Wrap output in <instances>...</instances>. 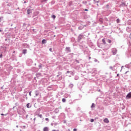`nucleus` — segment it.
<instances>
[{
    "label": "nucleus",
    "instance_id": "nucleus-1",
    "mask_svg": "<svg viewBox=\"0 0 131 131\" xmlns=\"http://www.w3.org/2000/svg\"><path fill=\"white\" fill-rule=\"evenodd\" d=\"M112 7V5H111V4H107L106 5H104L103 9L106 10V11H109V10H111Z\"/></svg>",
    "mask_w": 131,
    "mask_h": 131
},
{
    "label": "nucleus",
    "instance_id": "nucleus-2",
    "mask_svg": "<svg viewBox=\"0 0 131 131\" xmlns=\"http://www.w3.org/2000/svg\"><path fill=\"white\" fill-rule=\"evenodd\" d=\"M56 79L57 80H62V72H58V75L56 76Z\"/></svg>",
    "mask_w": 131,
    "mask_h": 131
},
{
    "label": "nucleus",
    "instance_id": "nucleus-3",
    "mask_svg": "<svg viewBox=\"0 0 131 131\" xmlns=\"http://www.w3.org/2000/svg\"><path fill=\"white\" fill-rule=\"evenodd\" d=\"M26 63L28 66H31L33 63V61H32V59H28Z\"/></svg>",
    "mask_w": 131,
    "mask_h": 131
},
{
    "label": "nucleus",
    "instance_id": "nucleus-4",
    "mask_svg": "<svg viewBox=\"0 0 131 131\" xmlns=\"http://www.w3.org/2000/svg\"><path fill=\"white\" fill-rule=\"evenodd\" d=\"M83 38V35L82 34H80L78 35V38H77V41L78 42H80L81 40Z\"/></svg>",
    "mask_w": 131,
    "mask_h": 131
},
{
    "label": "nucleus",
    "instance_id": "nucleus-5",
    "mask_svg": "<svg viewBox=\"0 0 131 131\" xmlns=\"http://www.w3.org/2000/svg\"><path fill=\"white\" fill-rule=\"evenodd\" d=\"M27 15H28V17L29 18H30V16H29V15H30V14H32V9H30V8H29V9H28V10H27Z\"/></svg>",
    "mask_w": 131,
    "mask_h": 131
},
{
    "label": "nucleus",
    "instance_id": "nucleus-6",
    "mask_svg": "<svg viewBox=\"0 0 131 131\" xmlns=\"http://www.w3.org/2000/svg\"><path fill=\"white\" fill-rule=\"evenodd\" d=\"M130 98H131V92L129 93L127 95V96L126 97V99H130Z\"/></svg>",
    "mask_w": 131,
    "mask_h": 131
},
{
    "label": "nucleus",
    "instance_id": "nucleus-7",
    "mask_svg": "<svg viewBox=\"0 0 131 131\" xmlns=\"http://www.w3.org/2000/svg\"><path fill=\"white\" fill-rule=\"evenodd\" d=\"M43 131H50V128L49 127H45L43 128Z\"/></svg>",
    "mask_w": 131,
    "mask_h": 131
},
{
    "label": "nucleus",
    "instance_id": "nucleus-8",
    "mask_svg": "<svg viewBox=\"0 0 131 131\" xmlns=\"http://www.w3.org/2000/svg\"><path fill=\"white\" fill-rule=\"evenodd\" d=\"M66 50L67 51V52H68L69 53L71 52V49H70V47H66Z\"/></svg>",
    "mask_w": 131,
    "mask_h": 131
},
{
    "label": "nucleus",
    "instance_id": "nucleus-9",
    "mask_svg": "<svg viewBox=\"0 0 131 131\" xmlns=\"http://www.w3.org/2000/svg\"><path fill=\"white\" fill-rule=\"evenodd\" d=\"M120 7H126V4H125V3H122L120 5Z\"/></svg>",
    "mask_w": 131,
    "mask_h": 131
},
{
    "label": "nucleus",
    "instance_id": "nucleus-10",
    "mask_svg": "<svg viewBox=\"0 0 131 131\" xmlns=\"http://www.w3.org/2000/svg\"><path fill=\"white\" fill-rule=\"evenodd\" d=\"M22 53L24 55H26V54H27V49L23 50Z\"/></svg>",
    "mask_w": 131,
    "mask_h": 131
},
{
    "label": "nucleus",
    "instance_id": "nucleus-11",
    "mask_svg": "<svg viewBox=\"0 0 131 131\" xmlns=\"http://www.w3.org/2000/svg\"><path fill=\"white\" fill-rule=\"evenodd\" d=\"M1 50H3V51L6 52L7 51V47L1 46Z\"/></svg>",
    "mask_w": 131,
    "mask_h": 131
},
{
    "label": "nucleus",
    "instance_id": "nucleus-12",
    "mask_svg": "<svg viewBox=\"0 0 131 131\" xmlns=\"http://www.w3.org/2000/svg\"><path fill=\"white\" fill-rule=\"evenodd\" d=\"M42 45H46V43L47 42V40L43 39L42 40Z\"/></svg>",
    "mask_w": 131,
    "mask_h": 131
},
{
    "label": "nucleus",
    "instance_id": "nucleus-13",
    "mask_svg": "<svg viewBox=\"0 0 131 131\" xmlns=\"http://www.w3.org/2000/svg\"><path fill=\"white\" fill-rule=\"evenodd\" d=\"M84 28V26H80L78 27L79 30H82L83 28Z\"/></svg>",
    "mask_w": 131,
    "mask_h": 131
},
{
    "label": "nucleus",
    "instance_id": "nucleus-14",
    "mask_svg": "<svg viewBox=\"0 0 131 131\" xmlns=\"http://www.w3.org/2000/svg\"><path fill=\"white\" fill-rule=\"evenodd\" d=\"M115 66H114L113 67L112 66H110V69H111V70H113V71H114L115 68H114Z\"/></svg>",
    "mask_w": 131,
    "mask_h": 131
},
{
    "label": "nucleus",
    "instance_id": "nucleus-15",
    "mask_svg": "<svg viewBox=\"0 0 131 131\" xmlns=\"http://www.w3.org/2000/svg\"><path fill=\"white\" fill-rule=\"evenodd\" d=\"M19 127H20V128H23V129H25L26 128V126H25V125H24V126L20 125V126H19Z\"/></svg>",
    "mask_w": 131,
    "mask_h": 131
},
{
    "label": "nucleus",
    "instance_id": "nucleus-16",
    "mask_svg": "<svg viewBox=\"0 0 131 131\" xmlns=\"http://www.w3.org/2000/svg\"><path fill=\"white\" fill-rule=\"evenodd\" d=\"M27 108H31V104L30 103H28L27 104Z\"/></svg>",
    "mask_w": 131,
    "mask_h": 131
},
{
    "label": "nucleus",
    "instance_id": "nucleus-17",
    "mask_svg": "<svg viewBox=\"0 0 131 131\" xmlns=\"http://www.w3.org/2000/svg\"><path fill=\"white\" fill-rule=\"evenodd\" d=\"M104 121L105 122V123H108V122H109V120H108L107 118H105L104 119Z\"/></svg>",
    "mask_w": 131,
    "mask_h": 131
},
{
    "label": "nucleus",
    "instance_id": "nucleus-18",
    "mask_svg": "<svg viewBox=\"0 0 131 131\" xmlns=\"http://www.w3.org/2000/svg\"><path fill=\"white\" fill-rule=\"evenodd\" d=\"M95 107H96V104L94 103H92L91 108H95Z\"/></svg>",
    "mask_w": 131,
    "mask_h": 131
},
{
    "label": "nucleus",
    "instance_id": "nucleus-19",
    "mask_svg": "<svg viewBox=\"0 0 131 131\" xmlns=\"http://www.w3.org/2000/svg\"><path fill=\"white\" fill-rule=\"evenodd\" d=\"M36 77H38V76H41V73H38L36 74Z\"/></svg>",
    "mask_w": 131,
    "mask_h": 131
},
{
    "label": "nucleus",
    "instance_id": "nucleus-20",
    "mask_svg": "<svg viewBox=\"0 0 131 131\" xmlns=\"http://www.w3.org/2000/svg\"><path fill=\"white\" fill-rule=\"evenodd\" d=\"M54 112L55 113H59V108H55L54 110Z\"/></svg>",
    "mask_w": 131,
    "mask_h": 131
},
{
    "label": "nucleus",
    "instance_id": "nucleus-21",
    "mask_svg": "<svg viewBox=\"0 0 131 131\" xmlns=\"http://www.w3.org/2000/svg\"><path fill=\"white\" fill-rule=\"evenodd\" d=\"M112 52L113 55H115V49H112Z\"/></svg>",
    "mask_w": 131,
    "mask_h": 131
},
{
    "label": "nucleus",
    "instance_id": "nucleus-22",
    "mask_svg": "<svg viewBox=\"0 0 131 131\" xmlns=\"http://www.w3.org/2000/svg\"><path fill=\"white\" fill-rule=\"evenodd\" d=\"M51 17L53 18V20H55V19H56V15L53 14L51 15Z\"/></svg>",
    "mask_w": 131,
    "mask_h": 131
},
{
    "label": "nucleus",
    "instance_id": "nucleus-23",
    "mask_svg": "<svg viewBox=\"0 0 131 131\" xmlns=\"http://www.w3.org/2000/svg\"><path fill=\"white\" fill-rule=\"evenodd\" d=\"M102 41L103 45H106V41L105 40V39H102Z\"/></svg>",
    "mask_w": 131,
    "mask_h": 131
},
{
    "label": "nucleus",
    "instance_id": "nucleus-24",
    "mask_svg": "<svg viewBox=\"0 0 131 131\" xmlns=\"http://www.w3.org/2000/svg\"><path fill=\"white\" fill-rule=\"evenodd\" d=\"M82 4H83V5H85L86 4H88V2H86V1H82Z\"/></svg>",
    "mask_w": 131,
    "mask_h": 131
},
{
    "label": "nucleus",
    "instance_id": "nucleus-25",
    "mask_svg": "<svg viewBox=\"0 0 131 131\" xmlns=\"http://www.w3.org/2000/svg\"><path fill=\"white\" fill-rule=\"evenodd\" d=\"M38 95H39V93H38V91H35V96H37Z\"/></svg>",
    "mask_w": 131,
    "mask_h": 131
},
{
    "label": "nucleus",
    "instance_id": "nucleus-26",
    "mask_svg": "<svg viewBox=\"0 0 131 131\" xmlns=\"http://www.w3.org/2000/svg\"><path fill=\"white\" fill-rule=\"evenodd\" d=\"M79 78V77H78V76H75V80H78Z\"/></svg>",
    "mask_w": 131,
    "mask_h": 131
},
{
    "label": "nucleus",
    "instance_id": "nucleus-27",
    "mask_svg": "<svg viewBox=\"0 0 131 131\" xmlns=\"http://www.w3.org/2000/svg\"><path fill=\"white\" fill-rule=\"evenodd\" d=\"M39 69H41V68H42V64H41V63H40L39 66Z\"/></svg>",
    "mask_w": 131,
    "mask_h": 131
},
{
    "label": "nucleus",
    "instance_id": "nucleus-28",
    "mask_svg": "<svg viewBox=\"0 0 131 131\" xmlns=\"http://www.w3.org/2000/svg\"><path fill=\"white\" fill-rule=\"evenodd\" d=\"M62 102L63 103H66V99H65V98H62Z\"/></svg>",
    "mask_w": 131,
    "mask_h": 131
},
{
    "label": "nucleus",
    "instance_id": "nucleus-29",
    "mask_svg": "<svg viewBox=\"0 0 131 131\" xmlns=\"http://www.w3.org/2000/svg\"><path fill=\"white\" fill-rule=\"evenodd\" d=\"M37 19H38V17H36L34 18V22H36L37 21Z\"/></svg>",
    "mask_w": 131,
    "mask_h": 131
},
{
    "label": "nucleus",
    "instance_id": "nucleus-30",
    "mask_svg": "<svg viewBox=\"0 0 131 131\" xmlns=\"http://www.w3.org/2000/svg\"><path fill=\"white\" fill-rule=\"evenodd\" d=\"M69 86L70 89H72V88H73V84H70Z\"/></svg>",
    "mask_w": 131,
    "mask_h": 131
},
{
    "label": "nucleus",
    "instance_id": "nucleus-31",
    "mask_svg": "<svg viewBox=\"0 0 131 131\" xmlns=\"http://www.w3.org/2000/svg\"><path fill=\"white\" fill-rule=\"evenodd\" d=\"M37 116H39V117H40V118H42V115L38 114Z\"/></svg>",
    "mask_w": 131,
    "mask_h": 131
},
{
    "label": "nucleus",
    "instance_id": "nucleus-32",
    "mask_svg": "<svg viewBox=\"0 0 131 131\" xmlns=\"http://www.w3.org/2000/svg\"><path fill=\"white\" fill-rule=\"evenodd\" d=\"M120 22V19H117V23H119Z\"/></svg>",
    "mask_w": 131,
    "mask_h": 131
},
{
    "label": "nucleus",
    "instance_id": "nucleus-33",
    "mask_svg": "<svg viewBox=\"0 0 131 131\" xmlns=\"http://www.w3.org/2000/svg\"><path fill=\"white\" fill-rule=\"evenodd\" d=\"M111 40H110V39H108L107 40V42L109 43H111Z\"/></svg>",
    "mask_w": 131,
    "mask_h": 131
},
{
    "label": "nucleus",
    "instance_id": "nucleus-34",
    "mask_svg": "<svg viewBox=\"0 0 131 131\" xmlns=\"http://www.w3.org/2000/svg\"><path fill=\"white\" fill-rule=\"evenodd\" d=\"M2 58H3V53L0 54V59H2Z\"/></svg>",
    "mask_w": 131,
    "mask_h": 131
},
{
    "label": "nucleus",
    "instance_id": "nucleus-35",
    "mask_svg": "<svg viewBox=\"0 0 131 131\" xmlns=\"http://www.w3.org/2000/svg\"><path fill=\"white\" fill-rule=\"evenodd\" d=\"M43 2H45V3H47V2H48V0H42L41 1V3H43Z\"/></svg>",
    "mask_w": 131,
    "mask_h": 131
},
{
    "label": "nucleus",
    "instance_id": "nucleus-36",
    "mask_svg": "<svg viewBox=\"0 0 131 131\" xmlns=\"http://www.w3.org/2000/svg\"><path fill=\"white\" fill-rule=\"evenodd\" d=\"M50 52H53V49L52 48L49 49Z\"/></svg>",
    "mask_w": 131,
    "mask_h": 131
},
{
    "label": "nucleus",
    "instance_id": "nucleus-37",
    "mask_svg": "<svg viewBox=\"0 0 131 131\" xmlns=\"http://www.w3.org/2000/svg\"><path fill=\"white\" fill-rule=\"evenodd\" d=\"M90 121H91V122H94V119H91Z\"/></svg>",
    "mask_w": 131,
    "mask_h": 131
},
{
    "label": "nucleus",
    "instance_id": "nucleus-38",
    "mask_svg": "<svg viewBox=\"0 0 131 131\" xmlns=\"http://www.w3.org/2000/svg\"><path fill=\"white\" fill-rule=\"evenodd\" d=\"M75 62H76V63H79V61L78 60H77V59L75 60Z\"/></svg>",
    "mask_w": 131,
    "mask_h": 131
},
{
    "label": "nucleus",
    "instance_id": "nucleus-39",
    "mask_svg": "<svg viewBox=\"0 0 131 131\" xmlns=\"http://www.w3.org/2000/svg\"><path fill=\"white\" fill-rule=\"evenodd\" d=\"M1 115H2V116H7V114H1Z\"/></svg>",
    "mask_w": 131,
    "mask_h": 131
},
{
    "label": "nucleus",
    "instance_id": "nucleus-40",
    "mask_svg": "<svg viewBox=\"0 0 131 131\" xmlns=\"http://www.w3.org/2000/svg\"><path fill=\"white\" fill-rule=\"evenodd\" d=\"M45 120H46V121H50V120H49V118H46L45 119Z\"/></svg>",
    "mask_w": 131,
    "mask_h": 131
},
{
    "label": "nucleus",
    "instance_id": "nucleus-41",
    "mask_svg": "<svg viewBox=\"0 0 131 131\" xmlns=\"http://www.w3.org/2000/svg\"><path fill=\"white\" fill-rule=\"evenodd\" d=\"M31 93H32L31 91H30V92L29 93V96H30V97H31Z\"/></svg>",
    "mask_w": 131,
    "mask_h": 131
},
{
    "label": "nucleus",
    "instance_id": "nucleus-42",
    "mask_svg": "<svg viewBox=\"0 0 131 131\" xmlns=\"http://www.w3.org/2000/svg\"><path fill=\"white\" fill-rule=\"evenodd\" d=\"M99 3H100V1H96V3H97V4H99Z\"/></svg>",
    "mask_w": 131,
    "mask_h": 131
},
{
    "label": "nucleus",
    "instance_id": "nucleus-43",
    "mask_svg": "<svg viewBox=\"0 0 131 131\" xmlns=\"http://www.w3.org/2000/svg\"><path fill=\"white\" fill-rule=\"evenodd\" d=\"M73 131H77V129H76V128H74V129H73Z\"/></svg>",
    "mask_w": 131,
    "mask_h": 131
},
{
    "label": "nucleus",
    "instance_id": "nucleus-44",
    "mask_svg": "<svg viewBox=\"0 0 131 131\" xmlns=\"http://www.w3.org/2000/svg\"><path fill=\"white\" fill-rule=\"evenodd\" d=\"M94 61H95V62H98V60H97V59H94Z\"/></svg>",
    "mask_w": 131,
    "mask_h": 131
},
{
    "label": "nucleus",
    "instance_id": "nucleus-45",
    "mask_svg": "<svg viewBox=\"0 0 131 131\" xmlns=\"http://www.w3.org/2000/svg\"><path fill=\"white\" fill-rule=\"evenodd\" d=\"M84 11H89V9H84Z\"/></svg>",
    "mask_w": 131,
    "mask_h": 131
},
{
    "label": "nucleus",
    "instance_id": "nucleus-46",
    "mask_svg": "<svg viewBox=\"0 0 131 131\" xmlns=\"http://www.w3.org/2000/svg\"><path fill=\"white\" fill-rule=\"evenodd\" d=\"M36 119V118H34L33 119L34 121H35Z\"/></svg>",
    "mask_w": 131,
    "mask_h": 131
},
{
    "label": "nucleus",
    "instance_id": "nucleus-47",
    "mask_svg": "<svg viewBox=\"0 0 131 131\" xmlns=\"http://www.w3.org/2000/svg\"><path fill=\"white\" fill-rule=\"evenodd\" d=\"M79 110H80V108L79 107H78L77 111H79Z\"/></svg>",
    "mask_w": 131,
    "mask_h": 131
},
{
    "label": "nucleus",
    "instance_id": "nucleus-48",
    "mask_svg": "<svg viewBox=\"0 0 131 131\" xmlns=\"http://www.w3.org/2000/svg\"><path fill=\"white\" fill-rule=\"evenodd\" d=\"M94 4H96V0H93Z\"/></svg>",
    "mask_w": 131,
    "mask_h": 131
},
{
    "label": "nucleus",
    "instance_id": "nucleus-49",
    "mask_svg": "<svg viewBox=\"0 0 131 131\" xmlns=\"http://www.w3.org/2000/svg\"><path fill=\"white\" fill-rule=\"evenodd\" d=\"M67 73H70V71H68L67 72Z\"/></svg>",
    "mask_w": 131,
    "mask_h": 131
},
{
    "label": "nucleus",
    "instance_id": "nucleus-50",
    "mask_svg": "<svg viewBox=\"0 0 131 131\" xmlns=\"http://www.w3.org/2000/svg\"><path fill=\"white\" fill-rule=\"evenodd\" d=\"M51 125H52L53 126V125H54V123H51Z\"/></svg>",
    "mask_w": 131,
    "mask_h": 131
},
{
    "label": "nucleus",
    "instance_id": "nucleus-51",
    "mask_svg": "<svg viewBox=\"0 0 131 131\" xmlns=\"http://www.w3.org/2000/svg\"><path fill=\"white\" fill-rule=\"evenodd\" d=\"M33 31L34 32H35V29H33Z\"/></svg>",
    "mask_w": 131,
    "mask_h": 131
},
{
    "label": "nucleus",
    "instance_id": "nucleus-52",
    "mask_svg": "<svg viewBox=\"0 0 131 131\" xmlns=\"http://www.w3.org/2000/svg\"><path fill=\"white\" fill-rule=\"evenodd\" d=\"M89 6H91V5H92V3H89Z\"/></svg>",
    "mask_w": 131,
    "mask_h": 131
},
{
    "label": "nucleus",
    "instance_id": "nucleus-53",
    "mask_svg": "<svg viewBox=\"0 0 131 131\" xmlns=\"http://www.w3.org/2000/svg\"><path fill=\"white\" fill-rule=\"evenodd\" d=\"M3 31V30L2 29H0V32H2Z\"/></svg>",
    "mask_w": 131,
    "mask_h": 131
},
{
    "label": "nucleus",
    "instance_id": "nucleus-54",
    "mask_svg": "<svg viewBox=\"0 0 131 131\" xmlns=\"http://www.w3.org/2000/svg\"><path fill=\"white\" fill-rule=\"evenodd\" d=\"M96 5L97 6V7H99V4L98 3L96 4Z\"/></svg>",
    "mask_w": 131,
    "mask_h": 131
},
{
    "label": "nucleus",
    "instance_id": "nucleus-55",
    "mask_svg": "<svg viewBox=\"0 0 131 131\" xmlns=\"http://www.w3.org/2000/svg\"><path fill=\"white\" fill-rule=\"evenodd\" d=\"M2 18L0 17V22H2Z\"/></svg>",
    "mask_w": 131,
    "mask_h": 131
},
{
    "label": "nucleus",
    "instance_id": "nucleus-56",
    "mask_svg": "<svg viewBox=\"0 0 131 131\" xmlns=\"http://www.w3.org/2000/svg\"><path fill=\"white\" fill-rule=\"evenodd\" d=\"M24 4H26V1H25V2H24Z\"/></svg>",
    "mask_w": 131,
    "mask_h": 131
},
{
    "label": "nucleus",
    "instance_id": "nucleus-57",
    "mask_svg": "<svg viewBox=\"0 0 131 131\" xmlns=\"http://www.w3.org/2000/svg\"><path fill=\"white\" fill-rule=\"evenodd\" d=\"M117 76H119V74H118L117 75Z\"/></svg>",
    "mask_w": 131,
    "mask_h": 131
},
{
    "label": "nucleus",
    "instance_id": "nucleus-58",
    "mask_svg": "<svg viewBox=\"0 0 131 131\" xmlns=\"http://www.w3.org/2000/svg\"><path fill=\"white\" fill-rule=\"evenodd\" d=\"M89 59H92V57H89Z\"/></svg>",
    "mask_w": 131,
    "mask_h": 131
},
{
    "label": "nucleus",
    "instance_id": "nucleus-59",
    "mask_svg": "<svg viewBox=\"0 0 131 131\" xmlns=\"http://www.w3.org/2000/svg\"><path fill=\"white\" fill-rule=\"evenodd\" d=\"M16 127H19V126L18 125H16Z\"/></svg>",
    "mask_w": 131,
    "mask_h": 131
},
{
    "label": "nucleus",
    "instance_id": "nucleus-60",
    "mask_svg": "<svg viewBox=\"0 0 131 131\" xmlns=\"http://www.w3.org/2000/svg\"><path fill=\"white\" fill-rule=\"evenodd\" d=\"M35 66H36V63H34Z\"/></svg>",
    "mask_w": 131,
    "mask_h": 131
},
{
    "label": "nucleus",
    "instance_id": "nucleus-61",
    "mask_svg": "<svg viewBox=\"0 0 131 131\" xmlns=\"http://www.w3.org/2000/svg\"><path fill=\"white\" fill-rule=\"evenodd\" d=\"M52 131H56V129H53L52 130Z\"/></svg>",
    "mask_w": 131,
    "mask_h": 131
},
{
    "label": "nucleus",
    "instance_id": "nucleus-62",
    "mask_svg": "<svg viewBox=\"0 0 131 131\" xmlns=\"http://www.w3.org/2000/svg\"><path fill=\"white\" fill-rule=\"evenodd\" d=\"M36 79V77H35L34 78V79Z\"/></svg>",
    "mask_w": 131,
    "mask_h": 131
},
{
    "label": "nucleus",
    "instance_id": "nucleus-63",
    "mask_svg": "<svg viewBox=\"0 0 131 131\" xmlns=\"http://www.w3.org/2000/svg\"><path fill=\"white\" fill-rule=\"evenodd\" d=\"M1 89H2V90H3V86H2V87H1Z\"/></svg>",
    "mask_w": 131,
    "mask_h": 131
},
{
    "label": "nucleus",
    "instance_id": "nucleus-64",
    "mask_svg": "<svg viewBox=\"0 0 131 131\" xmlns=\"http://www.w3.org/2000/svg\"><path fill=\"white\" fill-rule=\"evenodd\" d=\"M20 131H22V129H20V130H19Z\"/></svg>",
    "mask_w": 131,
    "mask_h": 131
}]
</instances>
